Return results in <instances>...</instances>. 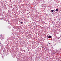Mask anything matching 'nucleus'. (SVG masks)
<instances>
[{"label": "nucleus", "instance_id": "1", "mask_svg": "<svg viewBox=\"0 0 61 61\" xmlns=\"http://www.w3.org/2000/svg\"><path fill=\"white\" fill-rule=\"evenodd\" d=\"M51 36H48V38H51Z\"/></svg>", "mask_w": 61, "mask_h": 61}, {"label": "nucleus", "instance_id": "2", "mask_svg": "<svg viewBox=\"0 0 61 61\" xmlns=\"http://www.w3.org/2000/svg\"><path fill=\"white\" fill-rule=\"evenodd\" d=\"M20 24H21L23 25V22L21 21V22H20Z\"/></svg>", "mask_w": 61, "mask_h": 61}, {"label": "nucleus", "instance_id": "3", "mask_svg": "<svg viewBox=\"0 0 61 61\" xmlns=\"http://www.w3.org/2000/svg\"><path fill=\"white\" fill-rule=\"evenodd\" d=\"M51 11L52 12H53L54 11V10H51Z\"/></svg>", "mask_w": 61, "mask_h": 61}, {"label": "nucleus", "instance_id": "4", "mask_svg": "<svg viewBox=\"0 0 61 61\" xmlns=\"http://www.w3.org/2000/svg\"><path fill=\"white\" fill-rule=\"evenodd\" d=\"M56 11H58V9H57L56 10Z\"/></svg>", "mask_w": 61, "mask_h": 61}, {"label": "nucleus", "instance_id": "5", "mask_svg": "<svg viewBox=\"0 0 61 61\" xmlns=\"http://www.w3.org/2000/svg\"><path fill=\"white\" fill-rule=\"evenodd\" d=\"M49 45H50V43H49Z\"/></svg>", "mask_w": 61, "mask_h": 61}]
</instances>
